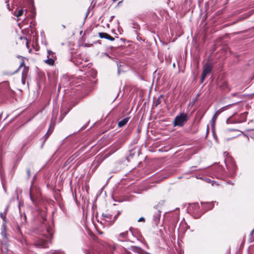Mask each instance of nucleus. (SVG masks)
Wrapping results in <instances>:
<instances>
[{
  "label": "nucleus",
  "mask_w": 254,
  "mask_h": 254,
  "mask_svg": "<svg viewBox=\"0 0 254 254\" xmlns=\"http://www.w3.org/2000/svg\"><path fill=\"white\" fill-rule=\"evenodd\" d=\"M53 230L52 226H46L41 234L45 238L39 237L35 239L33 245L38 248H46L47 243H51L53 239Z\"/></svg>",
  "instance_id": "nucleus-1"
},
{
  "label": "nucleus",
  "mask_w": 254,
  "mask_h": 254,
  "mask_svg": "<svg viewBox=\"0 0 254 254\" xmlns=\"http://www.w3.org/2000/svg\"><path fill=\"white\" fill-rule=\"evenodd\" d=\"M187 120V116L185 114H181L180 115L177 116L174 121V126L182 127L184 123Z\"/></svg>",
  "instance_id": "nucleus-2"
},
{
  "label": "nucleus",
  "mask_w": 254,
  "mask_h": 254,
  "mask_svg": "<svg viewBox=\"0 0 254 254\" xmlns=\"http://www.w3.org/2000/svg\"><path fill=\"white\" fill-rule=\"evenodd\" d=\"M155 209L157 210V213L155 214L153 217V221L155 225H158L159 222L160 221V210L159 209V206L158 205H156L154 207Z\"/></svg>",
  "instance_id": "nucleus-3"
},
{
  "label": "nucleus",
  "mask_w": 254,
  "mask_h": 254,
  "mask_svg": "<svg viewBox=\"0 0 254 254\" xmlns=\"http://www.w3.org/2000/svg\"><path fill=\"white\" fill-rule=\"evenodd\" d=\"M23 66H24V70H23L22 73V80H24V79H26V77H27V74H28V69H29L28 67H26V66L25 65L24 62H22L21 63V64H20V65L19 68H20V67H22Z\"/></svg>",
  "instance_id": "nucleus-4"
},
{
  "label": "nucleus",
  "mask_w": 254,
  "mask_h": 254,
  "mask_svg": "<svg viewBox=\"0 0 254 254\" xmlns=\"http://www.w3.org/2000/svg\"><path fill=\"white\" fill-rule=\"evenodd\" d=\"M212 68V66L209 64L205 65L203 67L202 74L207 75L208 73H210Z\"/></svg>",
  "instance_id": "nucleus-5"
},
{
  "label": "nucleus",
  "mask_w": 254,
  "mask_h": 254,
  "mask_svg": "<svg viewBox=\"0 0 254 254\" xmlns=\"http://www.w3.org/2000/svg\"><path fill=\"white\" fill-rule=\"evenodd\" d=\"M99 36L101 38L107 39H108L112 41H113L115 40L114 38L111 36L109 34H108L106 33H104V32L99 33Z\"/></svg>",
  "instance_id": "nucleus-6"
},
{
  "label": "nucleus",
  "mask_w": 254,
  "mask_h": 254,
  "mask_svg": "<svg viewBox=\"0 0 254 254\" xmlns=\"http://www.w3.org/2000/svg\"><path fill=\"white\" fill-rule=\"evenodd\" d=\"M7 211H8V207H7L5 209L4 211L3 212L0 213V217L3 220L2 224H5V225H6V223L7 222L6 215L7 213Z\"/></svg>",
  "instance_id": "nucleus-7"
},
{
  "label": "nucleus",
  "mask_w": 254,
  "mask_h": 254,
  "mask_svg": "<svg viewBox=\"0 0 254 254\" xmlns=\"http://www.w3.org/2000/svg\"><path fill=\"white\" fill-rule=\"evenodd\" d=\"M6 225H5V224H2L1 226V235L2 237V239H3V240H6L7 239L6 232Z\"/></svg>",
  "instance_id": "nucleus-8"
},
{
  "label": "nucleus",
  "mask_w": 254,
  "mask_h": 254,
  "mask_svg": "<svg viewBox=\"0 0 254 254\" xmlns=\"http://www.w3.org/2000/svg\"><path fill=\"white\" fill-rule=\"evenodd\" d=\"M55 59L56 58H53V56H52V57L48 58V59L44 62L45 63L50 65H54L55 64Z\"/></svg>",
  "instance_id": "nucleus-9"
},
{
  "label": "nucleus",
  "mask_w": 254,
  "mask_h": 254,
  "mask_svg": "<svg viewBox=\"0 0 254 254\" xmlns=\"http://www.w3.org/2000/svg\"><path fill=\"white\" fill-rule=\"evenodd\" d=\"M24 10L22 8L19 9H16L14 12L13 15L16 16L17 17H19L23 15L24 12Z\"/></svg>",
  "instance_id": "nucleus-10"
},
{
  "label": "nucleus",
  "mask_w": 254,
  "mask_h": 254,
  "mask_svg": "<svg viewBox=\"0 0 254 254\" xmlns=\"http://www.w3.org/2000/svg\"><path fill=\"white\" fill-rule=\"evenodd\" d=\"M129 119V117H127L119 122L118 127H121L124 126L128 122Z\"/></svg>",
  "instance_id": "nucleus-11"
},
{
  "label": "nucleus",
  "mask_w": 254,
  "mask_h": 254,
  "mask_svg": "<svg viewBox=\"0 0 254 254\" xmlns=\"http://www.w3.org/2000/svg\"><path fill=\"white\" fill-rule=\"evenodd\" d=\"M128 233V231H126L123 233H121L119 235V239L121 241H124L126 238H127Z\"/></svg>",
  "instance_id": "nucleus-12"
},
{
  "label": "nucleus",
  "mask_w": 254,
  "mask_h": 254,
  "mask_svg": "<svg viewBox=\"0 0 254 254\" xmlns=\"http://www.w3.org/2000/svg\"><path fill=\"white\" fill-rule=\"evenodd\" d=\"M201 203L202 205V204L207 205V207H208V209H211L213 207L214 202L213 201L211 202H207V203L201 202Z\"/></svg>",
  "instance_id": "nucleus-13"
},
{
  "label": "nucleus",
  "mask_w": 254,
  "mask_h": 254,
  "mask_svg": "<svg viewBox=\"0 0 254 254\" xmlns=\"http://www.w3.org/2000/svg\"><path fill=\"white\" fill-rule=\"evenodd\" d=\"M47 58L52 57V56H53V58H56L55 54L50 50L47 51Z\"/></svg>",
  "instance_id": "nucleus-14"
},
{
  "label": "nucleus",
  "mask_w": 254,
  "mask_h": 254,
  "mask_svg": "<svg viewBox=\"0 0 254 254\" xmlns=\"http://www.w3.org/2000/svg\"><path fill=\"white\" fill-rule=\"evenodd\" d=\"M71 61L74 63V64L75 65H78V61H77V59L75 58V57H74V56L73 55H72L71 56Z\"/></svg>",
  "instance_id": "nucleus-15"
},
{
  "label": "nucleus",
  "mask_w": 254,
  "mask_h": 254,
  "mask_svg": "<svg viewBox=\"0 0 254 254\" xmlns=\"http://www.w3.org/2000/svg\"><path fill=\"white\" fill-rule=\"evenodd\" d=\"M117 66H118V73L119 74H120L122 71H123V70H122V69L121 68L123 65H121V64H117Z\"/></svg>",
  "instance_id": "nucleus-16"
},
{
  "label": "nucleus",
  "mask_w": 254,
  "mask_h": 254,
  "mask_svg": "<svg viewBox=\"0 0 254 254\" xmlns=\"http://www.w3.org/2000/svg\"><path fill=\"white\" fill-rule=\"evenodd\" d=\"M51 133V131H50L49 130L47 132V133L45 134V135L44 136L45 139H44V142H45L46 141V140L47 139V138H48V137L49 136V135Z\"/></svg>",
  "instance_id": "nucleus-17"
},
{
  "label": "nucleus",
  "mask_w": 254,
  "mask_h": 254,
  "mask_svg": "<svg viewBox=\"0 0 254 254\" xmlns=\"http://www.w3.org/2000/svg\"><path fill=\"white\" fill-rule=\"evenodd\" d=\"M215 121V116H214L212 119V121L211 122V126L212 129H213L214 127Z\"/></svg>",
  "instance_id": "nucleus-18"
},
{
  "label": "nucleus",
  "mask_w": 254,
  "mask_h": 254,
  "mask_svg": "<svg viewBox=\"0 0 254 254\" xmlns=\"http://www.w3.org/2000/svg\"><path fill=\"white\" fill-rule=\"evenodd\" d=\"M206 75L203 74L202 73V75H201V79H200V80H201V82H202L205 79V77H206Z\"/></svg>",
  "instance_id": "nucleus-19"
},
{
  "label": "nucleus",
  "mask_w": 254,
  "mask_h": 254,
  "mask_svg": "<svg viewBox=\"0 0 254 254\" xmlns=\"http://www.w3.org/2000/svg\"><path fill=\"white\" fill-rule=\"evenodd\" d=\"M26 172H27V176H28V178H29L31 176V174H30V170L29 169H27V170H26Z\"/></svg>",
  "instance_id": "nucleus-20"
},
{
  "label": "nucleus",
  "mask_w": 254,
  "mask_h": 254,
  "mask_svg": "<svg viewBox=\"0 0 254 254\" xmlns=\"http://www.w3.org/2000/svg\"><path fill=\"white\" fill-rule=\"evenodd\" d=\"M5 3H6V6L9 10H10V8L9 4V0H6Z\"/></svg>",
  "instance_id": "nucleus-21"
},
{
  "label": "nucleus",
  "mask_w": 254,
  "mask_h": 254,
  "mask_svg": "<svg viewBox=\"0 0 254 254\" xmlns=\"http://www.w3.org/2000/svg\"><path fill=\"white\" fill-rule=\"evenodd\" d=\"M103 217H104V218H106L107 219H110V215H108V214H103L102 215Z\"/></svg>",
  "instance_id": "nucleus-22"
},
{
  "label": "nucleus",
  "mask_w": 254,
  "mask_h": 254,
  "mask_svg": "<svg viewBox=\"0 0 254 254\" xmlns=\"http://www.w3.org/2000/svg\"><path fill=\"white\" fill-rule=\"evenodd\" d=\"M145 221V219L143 217H140L138 220V222H142V221Z\"/></svg>",
  "instance_id": "nucleus-23"
},
{
  "label": "nucleus",
  "mask_w": 254,
  "mask_h": 254,
  "mask_svg": "<svg viewBox=\"0 0 254 254\" xmlns=\"http://www.w3.org/2000/svg\"><path fill=\"white\" fill-rule=\"evenodd\" d=\"M90 236H91V238H92L93 239H95L96 238L95 236L92 233L90 234Z\"/></svg>",
  "instance_id": "nucleus-24"
},
{
  "label": "nucleus",
  "mask_w": 254,
  "mask_h": 254,
  "mask_svg": "<svg viewBox=\"0 0 254 254\" xmlns=\"http://www.w3.org/2000/svg\"><path fill=\"white\" fill-rule=\"evenodd\" d=\"M30 198H31V200L33 202L34 200H33V197H32L31 194H30Z\"/></svg>",
  "instance_id": "nucleus-25"
},
{
  "label": "nucleus",
  "mask_w": 254,
  "mask_h": 254,
  "mask_svg": "<svg viewBox=\"0 0 254 254\" xmlns=\"http://www.w3.org/2000/svg\"><path fill=\"white\" fill-rule=\"evenodd\" d=\"M66 112H64V113H62V115H63L64 116H65V115L66 114Z\"/></svg>",
  "instance_id": "nucleus-26"
},
{
  "label": "nucleus",
  "mask_w": 254,
  "mask_h": 254,
  "mask_svg": "<svg viewBox=\"0 0 254 254\" xmlns=\"http://www.w3.org/2000/svg\"><path fill=\"white\" fill-rule=\"evenodd\" d=\"M25 79H24V80H22V83H23V84H24V83H25Z\"/></svg>",
  "instance_id": "nucleus-27"
},
{
  "label": "nucleus",
  "mask_w": 254,
  "mask_h": 254,
  "mask_svg": "<svg viewBox=\"0 0 254 254\" xmlns=\"http://www.w3.org/2000/svg\"><path fill=\"white\" fill-rule=\"evenodd\" d=\"M118 216V214H117L116 216H115V219L117 218Z\"/></svg>",
  "instance_id": "nucleus-28"
},
{
  "label": "nucleus",
  "mask_w": 254,
  "mask_h": 254,
  "mask_svg": "<svg viewBox=\"0 0 254 254\" xmlns=\"http://www.w3.org/2000/svg\"><path fill=\"white\" fill-rule=\"evenodd\" d=\"M52 254H54V252H53V251H52Z\"/></svg>",
  "instance_id": "nucleus-29"
}]
</instances>
